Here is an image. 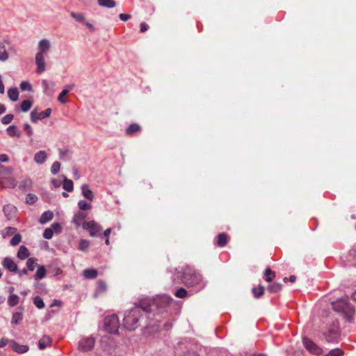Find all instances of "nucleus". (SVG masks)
<instances>
[{
    "mask_svg": "<svg viewBox=\"0 0 356 356\" xmlns=\"http://www.w3.org/2000/svg\"><path fill=\"white\" fill-rule=\"evenodd\" d=\"M140 130V127L139 124L133 123L130 124L126 129V134L127 135H132L134 133L139 131Z\"/></svg>",
    "mask_w": 356,
    "mask_h": 356,
    "instance_id": "obj_31",
    "label": "nucleus"
},
{
    "mask_svg": "<svg viewBox=\"0 0 356 356\" xmlns=\"http://www.w3.org/2000/svg\"><path fill=\"white\" fill-rule=\"evenodd\" d=\"M10 343L13 350L19 354L25 353L29 349L28 346L19 344L15 341H11Z\"/></svg>",
    "mask_w": 356,
    "mask_h": 356,
    "instance_id": "obj_12",
    "label": "nucleus"
},
{
    "mask_svg": "<svg viewBox=\"0 0 356 356\" xmlns=\"http://www.w3.org/2000/svg\"><path fill=\"white\" fill-rule=\"evenodd\" d=\"M83 275L86 278V279H95L97 277L98 275V273H97V270H95V269H86L83 271Z\"/></svg>",
    "mask_w": 356,
    "mask_h": 356,
    "instance_id": "obj_24",
    "label": "nucleus"
},
{
    "mask_svg": "<svg viewBox=\"0 0 356 356\" xmlns=\"http://www.w3.org/2000/svg\"><path fill=\"white\" fill-rule=\"evenodd\" d=\"M16 207L13 204H7L3 207V212L8 219H10L16 212Z\"/></svg>",
    "mask_w": 356,
    "mask_h": 356,
    "instance_id": "obj_19",
    "label": "nucleus"
},
{
    "mask_svg": "<svg viewBox=\"0 0 356 356\" xmlns=\"http://www.w3.org/2000/svg\"><path fill=\"white\" fill-rule=\"evenodd\" d=\"M32 106V102L30 100H24L21 105L20 108L23 112H27Z\"/></svg>",
    "mask_w": 356,
    "mask_h": 356,
    "instance_id": "obj_39",
    "label": "nucleus"
},
{
    "mask_svg": "<svg viewBox=\"0 0 356 356\" xmlns=\"http://www.w3.org/2000/svg\"><path fill=\"white\" fill-rule=\"evenodd\" d=\"M182 356H199V355L195 351L188 350L186 352H184Z\"/></svg>",
    "mask_w": 356,
    "mask_h": 356,
    "instance_id": "obj_57",
    "label": "nucleus"
},
{
    "mask_svg": "<svg viewBox=\"0 0 356 356\" xmlns=\"http://www.w3.org/2000/svg\"><path fill=\"white\" fill-rule=\"evenodd\" d=\"M90 246V241L86 239H81L79 242V249L81 251H87Z\"/></svg>",
    "mask_w": 356,
    "mask_h": 356,
    "instance_id": "obj_41",
    "label": "nucleus"
},
{
    "mask_svg": "<svg viewBox=\"0 0 356 356\" xmlns=\"http://www.w3.org/2000/svg\"><path fill=\"white\" fill-rule=\"evenodd\" d=\"M70 15L77 22H83L85 17L83 13H76L72 12Z\"/></svg>",
    "mask_w": 356,
    "mask_h": 356,
    "instance_id": "obj_51",
    "label": "nucleus"
},
{
    "mask_svg": "<svg viewBox=\"0 0 356 356\" xmlns=\"http://www.w3.org/2000/svg\"><path fill=\"white\" fill-rule=\"evenodd\" d=\"M63 188L65 191L67 192H71L74 189V184L73 181L70 179H67L66 177L63 179Z\"/></svg>",
    "mask_w": 356,
    "mask_h": 356,
    "instance_id": "obj_30",
    "label": "nucleus"
},
{
    "mask_svg": "<svg viewBox=\"0 0 356 356\" xmlns=\"http://www.w3.org/2000/svg\"><path fill=\"white\" fill-rule=\"evenodd\" d=\"M53 230L51 228H47L43 232V237L46 239H51L53 236Z\"/></svg>",
    "mask_w": 356,
    "mask_h": 356,
    "instance_id": "obj_52",
    "label": "nucleus"
},
{
    "mask_svg": "<svg viewBox=\"0 0 356 356\" xmlns=\"http://www.w3.org/2000/svg\"><path fill=\"white\" fill-rule=\"evenodd\" d=\"M28 270H29L28 269L23 268L21 270H18V272H17L16 273H17L19 277H22L23 275H27L28 274Z\"/></svg>",
    "mask_w": 356,
    "mask_h": 356,
    "instance_id": "obj_59",
    "label": "nucleus"
},
{
    "mask_svg": "<svg viewBox=\"0 0 356 356\" xmlns=\"http://www.w3.org/2000/svg\"><path fill=\"white\" fill-rule=\"evenodd\" d=\"M19 298L16 294H11L8 299V304L10 307H15L19 303Z\"/></svg>",
    "mask_w": 356,
    "mask_h": 356,
    "instance_id": "obj_32",
    "label": "nucleus"
},
{
    "mask_svg": "<svg viewBox=\"0 0 356 356\" xmlns=\"http://www.w3.org/2000/svg\"><path fill=\"white\" fill-rule=\"evenodd\" d=\"M22 320V314L20 312H15L13 314L12 324L17 325Z\"/></svg>",
    "mask_w": 356,
    "mask_h": 356,
    "instance_id": "obj_38",
    "label": "nucleus"
},
{
    "mask_svg": "<svg viewBox=\"0 0 356 356\" xmlns=\"http://www.w3.org/2000/svg\"><path fill=\"white\" fill-rule=\"evenodd\" d=\"M275 277V273L270 268H266L264 272V279L266 282H270Z\"/></svg>",
    "mask_w": 356,
    "mask_h": 356,
    "instance_id": "obj_34",
    "label": "nucleus"
},
{
    "mask_svg": "<svg viewBox=\"0 0 356 356\" xmlns=\"http://www.w3.org/2000/svg\"><path fill=\"white\" fill-rule=\"evenodd\" d=\"M264 288L262 286H259L258 288H253L252 289V293H254V296L255 298H259L261 297L264 293Z\"/></svg>",
    "mask_w": 356,
    "mask_h": 356,
    "instance_id": "obj_46",
    "label": "nucleus"
},
{
    "mask_svg": "<svg viewBox=\"0 0 356 356\" xmlns=\"http://www.w3.org/2000/svg\"><path fill=\"white\" fill-rule=\"evenodd\" d=\"M24 129L29 136L33 135V131L30 124H29L28 123H25L24 124Z\"/></svg>",
    "mask_w": 356,
    "mask_h": 356,
    "instance_id": "obj_54",
    "label": "nucleus"
},
{
    "mask_svg": "<svg viewBox=\"0 0 356 356\" xmlns=\"http://www.w3.org/2000/svg\"><path fill=\"white\" fill-rule=\"evenodd\" d=\"M78 207L82 211L90 210L92 208L90 203H88L85 200H79L78 202Z\"/></svg>",
    "mask_w": 356,
    "mask_h": 356,
    "instance_id": "obj_36",
    "label": "nucleus"
},
{
    "mask_svg": "<svg viewBox=\"0 0 356 356\" xmlns=\"http://www.w3.org/2000/svg\"><path fill=\"white\" fill-rule=\"evenodd\" d=\"M337 327L338 325L325 334V339L327 342H332L337 338L339 335Z\"/></svg>",
    "mask_w": 356,
    "mask_h": 356,
    "instance_id": "obj_16",
    "label": "nucleus"
},
{
    "mask_svg": "<svg viewBox=\"0 0 356 356\" xmlns=\"http://www.w3.org/2000/svg\"><path fill=\"white\" fill-rule=\"evenodd\" d=\"M105 330L111 334H117L120 328L119 318L117 315L113 314L106 317L104 320Z\"/></svg>",
    "mask_w": 356,
    "mask_h": 356,
    "instance_id": "obj_4",
    "label": "nucleus"
},
{
    "mask_svg": "<svg viewBox=\"0 0 356 356\" xmlns=\"http://www.w3.org/2000/svg\"><path fill=\"white\" fill-rule=\"evenodd\" d=\"M33 303L38 309H42L44 307L43 300L40 296H35L33 298Z\"/></svg>",
    "mask_w": 356,
    "mask_h": 356,
    "instance_id": "obj_45",
    "label": "nucleus"
},
{
    "mask_svg": "<svg viewBox=\"0 0 356 356\" xmlns=\"http://www.w3.org/2000/svg\"><path fill=\"white\" fill-rule=\"evenodd\" d=\"M6 108L3 104H0V115L5 113Z\"/></svg>",
    "mask_w": 356,
    "mask_h": 356,
    "instance_id": "obj_64",
    "label": "nucleus"
},
{
    "mask_svg": "<svg viewBox=\"0 0 356 356\" xmlns=\"http://www.w3.org/2000/svg\"><path fill=\"white\" fill-rule=\"evenodd\" d=\"M8 97L12 102H17L19 99V91L17 88H11L8 90Z\"/></svg>",
    "mask_w": 356,
    "mask_h": 356,
    "instance_id": "obj_23",
    "label": "nucleus"
},
{
    "mask_svg": "<svg viewBox=\"0 0 356 356\" xmlns=\"http://www.w3.org/2000/svg\"><path fill=\"white\" fill-rule=\"evenodd\" d=\"M30 255V252L28 248L24 245H21L17 253V257L20 260H24L28 258Z\"/></svg>",
    "mask_w": 356,
    "mask_h": 356,
    "instance_id": "obj_17",
    "label": "nucleus"
},
{
    "mask_svg": "<svg viewBox=\"0 0 356 356\" xmlns=\"http://www.w3.org/2000/svg\"><path fill=\"white\" fill-rule=\"evenodd\" d=\"M119 17L122 21L125 22L131 18V15L129 14L121 13L120 14Z\"/></svg>",
    "mask_w": 356,
    "mask_h": 356,
    "instance_id": "obj_55",
    "label": "nucleus"
},
{
    "mask_svg": "<svg viewBox=\"0 0 356 356\" xmlns=\"http://www.w3.org/2000/svg\"><path fill=\"white\" fill-rule=\"evenodd\" d=\"M95 339L92 337H88L82 339L79 342V349L82 351L91 350L95 346Z\"/></svg>",
    "mask_w": 356,
    "mask_h": 356,
    "instance_id": "obj_6",
    "label": "nucleus"
},
{
    "mask_svg": "<svg viewBox=\"0 0 356 356\" xmlns=\"http://www.w3.org/2000/svg\"><path fill=\"white\" fill-rule=\"evenodd\" d=\"M82 227L83 229L89 232V234L91 237H97L102 234V226L94 220L84 222L82 225Z\"/></svg>",
    "mask_w": 356,
    "mask_h": 356,
    "instance_id": "obj_5",
    "label": "nucleus"
},
{
    "mask_svg": "<svg viewBox=\"0 0 356 356\" xmlns=\"http://www.w3.org/2000/svg\"><path fill=\"white\" fill-rule=\"evenodd\" d=\"M148 29V25L143 22L140 24V31L145 32Z\"/></svg>",
    "mask_w": 356,
    "mask_h": 356,
    "instance_id": "obj_60",
    "label": "nucleus"
},
{
    "mask_svg": "<svg viewBox=\"0 0 356 356\" xmlns=\"http://www.w3.org/2000/svg\"><path fill=\"white\" fill-rule=\"evenodd\" d=\"M332 305L335 311L342 312L347 316H350L354 313L353 307L348 302L346 298H341L336 302H333Z\"/></svg>",
    "mask_w": 356,
    "mask_h": 356,
    "instance_id": "obj_3",
    "label": "nucleus"
},
{
    "mask_svg": "<svg viewBox=\"0 0 356 356\" xmlns=\"http://www.w3.org/2000/svg\"><path fill=\"white\" fill-rule=\"evenodd\" d=\"M42 87L44 88V92H48L49 87V82L47 80H43L42 81Z\"/></svg>",
    "mask_w": 356,
    "mask_h": 356,
    "instance_id": "obj_56",
    "label": "nucleus"
},
{
    "mask_svg": "<svg viewBox=\"0 0 356 356\" xmlns=\"http://www.w3.org/2000/svg\"><path fill=\"white\" fill-rule=\"evenodd\" d=\"M344 352L340 348H334L328 352L326 356H343Z\"/></svg>",
    "mask_w": 356,
    "mask_h": 356,
    "instance_id": "obj_42",
    "label": "nucleus"
},
{
    "mask_svg": "<svg viewBox=\"0 0 356 356\" xmlns=\"http://www.w3.org/2000/svg\"><path fill=\"white\" fill-rule=\"evenodd\" d=\"M3 266L12 273L18 272L17 265L13 261V259L10 257H5L2 261Z\"/></svg>",
    "mask_w": 356,
    "mask_h": 356,
    "instance_id": "obj_9",
    "label": "nucleus"
},
{
    "mask_svg": "<svg viewBox=\"0 0 356 356\" xmlns=\"http://www.w3.org/2000/svg\"><path fill=\"white\" fill-rule=\"evenodd\" d=\"M51 48L50 41L47 39H42L38 42L37 54L44 55Z\"/></svg>",
    "mask_w": 356,
    "mask_h": 356,
    "instance_id": "obj_10",
    "label": "nucleus"
},
{
    "mask_svg": "<svg viewBox=\"0 0 356 356\" xmlns=\"http://www.w3.org/2000/svg\"><path fill=\"white\" fill-rule=\"evenodd\" d=\"M51 343V339L49 336L44 335L38 341V348L40 350H43L45 348L50 346Z\"/></svg>",
    "mask_w": 356,
    "mask_h": 356,
    "instance_id": "obj_18",
    "label": "nucleus"
},
{
    "mask_svg": "<svg viewBox=\"0 0 356 356\" xmlns=\"http://www.w3.org/2000/svg\"><path fill=\"white\" fill-rule=\"evenodd\" d=\"M9 161V158L8 155L5 154H0V161L3 163L8 162Z\"/></svg>",
    "mask_w": 356,
    "mask_h": 356,
    "instance_id": "obj_58",
    "label": "nucleus"
},
{
    "mask_svg": "<svg viewBox=\"0 0 356 356\" xmlns=\"http://www.w3.org/2000/svg\"><path fill=\"white\" fill-rule=\"evenodd\" d=\"M188 294V291L184 288L178 289L175 293V296L179 298H186Z\"/></svg>",
    "mask_w": 356,
    "mask_h": 356,
    "instance_id": "obj_40",
    "label": "nucleus"
},
{
    "mask_svg": "<svg viewBox=\"0 0 356 356\" xmlns=\"http://www.w3.org/2000/svg\"><path fill=\"white\" fill-rule=\"evenodd\" d=\"M51 184L55 188H58L60 186V183L55 179L51 180Z\"/></svg>",
    "mask_w": 356,
    "mask_h": 356,
    "instance_id": "obj_62",
    "label": "nucleus"
},
{
    "mask_svg": "<svg viewBox=\"0 0 356 356\" xmlns=\"http://www.w3.org/2000/svg\"><path fill=\"white\" fill-rule=\"evenodd\" d=\"M12 168L0 165V180L5 179L12 175Z\"/></svg>",
    "mask_w": 356,
    "mask_h": 356,
    "instance_id": "obj_25",
    "label": "nucleus"
},
{
    "mask_svg": "<svg viewBox=\"0 0 356 356\" xmlns=\"http://www.w3.org/2000/svg\"><path fill=\"white\" fill-rule=\"evenodd\" d=\"M47 159V155L45 151L40 150L35 154L34 161L38 164H43Z\"/></svg>",
    "mask_w": 356,
    "mask_h": 356,
    "instance_id": "obj_14",
    "label": "nucleus"
},
{
    "mask_svg": "<svg viewBox=\"0 0 356 356\" xmlns=\"http://www.w3.org/2000/svg\"><path fill=\"white\" fill-rule=\"evenodd\" d=\"M99 6L108 8H114L116 5L114 0H97Z\"/></svg>",
    "mask_w": 356,
    "mask_h": 356,
    "instance_id": "obj_27",
    "label": "nucleus"
},
{
    "mask_svg": "<svg viewBox=\"0 0 356 356\" xmlns=\"http://www.w3.org/2000/svg\"><path fill=\"white\" fill-rule=\"evenodd\" d=\"M37 266V259L35 258H29L26 261L27 269L30 271L34 270Z\"/></svg>",
    "mask_w": 356,
    "mask_h": 356,
    "instance_id": "obj_35",
    "label": "nucleus"
},
{
    "mask_svg": "<svg viewBox=\"0 0 356 356\" xmlns=\"http://www.w3.org/2000/svg\"><path fill=\"white\" fill-rule=\"evenodd\" d=\"M70 90L69 89H63L62 92L59 94L58 100L61 104H65L67 102V99L65 98V96L67 95L69 93Z\"/></svg>",
    "mask_w": 356,
    "mask_h": 356,
    "instance_id": "obj_43",
    "label": "nucleus"
},
{
    "mask_svg": "<svg viewBox=\"0 0 356 356\" xmlns=\"http://www.w3.org/2000/svg\"><path fill=\"white\" fill-rule=\"evenodd\" d=\"M50 228L52 229L53 232H54L56 233H60L61 232V229H62V227H61L60 225L58 222H54L51 225Z\"/></svg>",
    "mask_w": 356,
    "mask_h": 356,
    "instance_id": "obj_53",
    "label": "nucleus"
},
{
    "mask_svg": "<svg viewBox=\"0 0 356 356\" xmlns=\"http://www.w3.org/2000/svg\"><path fill=\"white\" fill-rule=\"evenodd\" d=\"M81 193L83 196L90 201L94 200V195L92 191L89 188L88 184H83L81 186Z\"/></svg>",
    "mask_w": 356,
    "mask_h": 356,
    "instance_id": "obj_15",
    "label": "nucleus"
},
{
    "mask_svg": "<svg viewBox=\"0 0 356 356\" xmlns=\"http://www.w3.org/2000/svg\"><path fill=\"white\" fill-rule=\"evenodd\" d=\"M107 290L106 283L103 280H99L97 282V293H104Z\"/></svg>",
    "mask_w": 356,
    "mask_h": 356,
    "instance_id": "obj_37",
    "label": "nucleus"
},
{
    "mask_svg": "<svg viewBox=\"0 0 356 356\" xmlns=\"http://www.w3.org/2000/svg\"><path fill=\"white\" fill-rule=\"evenodd\" d=\"M86 218V215L81 212L75 213L72 218V222L79 227L81 225L82 221Z\"/></svg>",
    "mask_w": 356,
    "mask_h": 356,
    "instance_id": "obj_21",
    "label": "nucleus"
},
{
    "mask_svg": "<svg viewBox=\"0 0 356 356\" xmlns=\"http://www.w3.org/2000/svg\"><path fill=\"white\" fill-rule=\"evenodd\" d=\"M111 232V228H108L106 229L104 232V235L105 236L106 238H108Z\"/></svg>",
    "mask_w": 356,
    "mask_h": 356,
    "instance_id": "obj_63",
    "label": "nucleus"
},
{
    "mask_svg": "<svg viewBox=\"0 0 356 356\" xmlns=\"http://www.w3.org/2000/svg\"><path fill=\"white\" fill-rule=\"evenodd\" d=\"M6 131H7L8 134L11 137H13V136L20 137V136H21V133L17 130V127L15 125L9 126L7 128Z\"/></svg>",
    "mask_w": 356,
    "mask_h": 356,
    "instance_id": "obj_29",
    "label": "nucleus"
},
{
    "mask_svg": "<svg viewBox=\"0 0 356 356\" xmlns=\"http://www.w3.org/2000/svg\"><path fill=\"white\" fill-rule=\"evenodd\" d=\"M20 88L22 91H32L33 88L31 84L29 81H22L20 83Z\"/></svg>",
    "mask_w": 356,
    "mask_h": 356,
    "instance_id": "obj_44",
    "label": "nucleus"
},
{
    "mask_svg": "<svg viewBox=\"0 0 356 356\" xmlns=\"http://www.w3.org/2000/svg\"><path fill=\"white\" fill-rule=\"evenodd\" d=\"M14 118V115L13 114H7L1 119V122L3 124H8L10 123Z\"/></svg>",
    "mask_w": 356,
    "mask_h": 356,
    "instance_id": "obj_50",
    "label": "nucleus"
},
{
    "mask_svg": "<svg viewBox=\"0 0 356 356\" xmlns=\"http://www.w3.org/2000/svg\"><path fill=\"white\" fill-rule=\"evenodd\" d=\"M182 281L185 285L195 286L198 290L202 289L206 284L202 276L191 268H187L184 272Z\"/></svg>",
    "mask_w": 356,
    "mask_h": 356,
    "instance_id": "obj_2",
    "label": "nucleus"
},
{
    "mask_svg": "<svg viewBox=\"0 0 356 356\" xmlns=\"http://www.w3.org/2000/svg\"><path fill=\"white\" fill-rule=\"evenodd\" d=\"M35 64L37 65L36 72L38 74H41L45 71V62L44 55L40 54H36L35 55Z\"/></svg>",
    "mask_w": 356,
    "mask_h": 356,
    "instance_id": "obj_11",
    "label": "nucleus"
},
{
    "mask_svg": "<svg viewBox=\"0 0 356 356\" xmlns=\"http://www.w3.org/2000/svg\"><path fill=\"white\" fill-rule=\"evenodd\" d=\"M51 109L49 108L45 109L43 112H41V113H38L37 110L34 109L31 111V115H30L31 120L33 122L35 123L38 120H42V119L49 117L51 115Z\"/></svg>",
    "mask_w": 356,
    "mask_h": 356,
    "instance_id": "obj_7",
    "label": "nucleus"
},
{
    "mask_svg": "<svg viewBox=\"0 0 356 356\" xmlns=\"http://www.w3.org/2000/svg\"><path fill=\"white\" fill-rule=\"evenodd\" d=\"M46 269L44 266H39L37 271L34 275V278L36 280H42L43 279L46 275Z\"/></svg>",
    "mask_w": 356,
    "mask_h": 356,
    "instance_id": "obj_26",
    "label": "nucleus"
},
{
    "mask_svg": "<svg viewBox=\"0 0 356 356\" xmlns=\"http://www.w3.org/2000/svg\"><path fill=\"white\" fill-rule=\"evenodd\" d=\"M22 241V236L19 234H16L11 238L10 243L13 246L17 245Z\"/></svg>",
    "mask_w": 356,
    "mask_h": 356,
    "instance_id": "obj_47",
    "label": "nucleus"
},
{
    "mask_svg": "<svg viewBox=\"0 0 356 356\" xmlns=\"http://www.w3.org/2000/svg\"><path fill=\"white\" fill-rule=\"evenodd\" d=\"M217 245L220 247H224L228 241L227 235L225 233H220L217 236Z\"/></svg>",
    "mask_w": 356,
    "mask_h": 356,
    "instance_id": "obj_28",
    "label": "nucleus"
},
{
    "mask_svg": "<svg viewBox=\"0 0 356 356\" xmlns=\"http://www.w3.org/2000/svg\"><path fill=\"white\" fill-rule=\"evenodd\" d=\"M0 184L3 188H15L17 184L15 179L11 175L0 180Z\"/></svg>",
    "mask_w": 356,
    "mask_h": 356,
    "instance_id": "obj_13",
    "label": "nucleus"
},
{
    "mask_svg": "<svg viewBox=\"0 0 356 356\" xmlns=\"http://www.w3.org/2000/svg\"><path fill=\"white\" fill-rule=\"evenodd\" d=\"M60 169V163L58 161H55L53 163L51 167V172L53 175H56Z\"/></svg>",
    "mask_w": 356,
    "mask_h": 356,
    "instance_id": "obj_48",
    "label": "nucleus"
},
{
    "mask_svg": "<svg viewBox=\"0 0 356 356\" xmlns=\"http://www.w3.org/2000/svg\"><path fill=\"white\" fill-rule=\"evenodd\" d=\"M282 288V285L280 283H277V282H275V283H273L272 284L269 285L267 288V290L270 292V293H277L278 291H280Z\"/></svg>",
    "mask_w": 356,
    "mask_h": 356,
    "instance_id": "obj_33",
    "label": "nucleus"
},
{
    "mask_svg": "<svg viewBox=\"0 0 356 356\" xmlns=\"http://www.w3.org/2000/svg\"><path fill=\"white\" fill-rule=\"evenodd\" d=\"M8 343V339H0V348H3Z\"/></svg>",
    "mask_w": 356,
    "mask_h": 356,
    "instance_id": "obj_61",
    "label": "nucleus"
},
{
    "mask_svg": "<svg viewBox=\"0 0 356 356\" xmlns=\"http://www.w3.org/2000/svg\"><path fill=\"white\" fill-rule=\"evenodd\" d=\"M145 311L138 307H134L126 312L124 317V326L129 331H134L139 326V321L143 319Z\"/></svg>",
    "mask_w": 356,
    "mask_h": 356,
    "instance_id": "obj_1",
    "label": "nucleus"
},
{
    "mask_svg": "<svg viewBox=\"0 0 356 356\" xmlns=\"http://www.w3.org/2000/svg\"><path fill=\"white\" fill-rule=\"evenodd\" d=\"M53 213L51 211L44 212L39 220V222L42 225L47 223L53 218Z\"/></svg>",
    "mask_w": 356,
    "mask_h": 356,
    "instance_id": "obj_22",
    "label": "nucleus"
},
{
    "mask_svg": "<svg viewBox=\"0 0 356 356\" xmlns=\"http://www.w3.org/2000/svg\"><path fill=\"white\" fill-rule=\"evenodd\" d=\"M38 200V197L35 195L29 193L26 195V202L29 204H34Z\"/></svg>",
    "mask_w": 356,
    "mask_h": 356,
    "instance_id": "obj_49",
    "label": "nucleus"
},
{
    "mask_svg": "<svg viewBox=\"0 0 356 356\" xmlns=\"http://www.w3.org/2000/svg\"><path fill=\"white\" fill-rule=\"evenodd\" d=\"M9 59V54L3 42H0V61L5 62Z\"/></svg>",
    "mask_w": 356,
    "mask_h": 356,
    "instance_id": "obj_20",
    "label": "nucleus"
},
{
    "mask_svg": "<svg viewBox=\"0 0 356 356\" xmlns=\"http://www.w3.org/2000/svg\"><path fill=\"white\" fill-rule=\"evenodd\" d=\"M302 343L304 344L305 348L309 350L310 353L315 355H320L322 353V350L320 347H318L316 343H314L312 340L308 338H303Z\"/></svg>",
    "mask_w": 356,
    "mask_h": 356,
    "instance_id": "obj_8",
    "label": "nucleus"
}]
</instances>
